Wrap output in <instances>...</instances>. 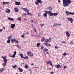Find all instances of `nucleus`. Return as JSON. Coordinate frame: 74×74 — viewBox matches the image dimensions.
I'll return each instance as SVG.
<instances>
[{
	"instance_id": "6e6d98bb",
	"label": "nucleus",
	"mask_w": 74,
	"mask_h": 74,
	"mask_svg": "<svg viewBox=\"0 0 74 74\" xmlns=\"http://www.w3.org/2000/svg\"><path fill=\"white\" fill-rule=\"evenodd\" d=\"M2 30H3V29H0V32H2Z\"/></svg>"
},
{
	"instance_id": "0e129e2a",
	"label": "nucleus",
	"mask_w": 74,
	"mask_h": 74,
	"mask_svg": "<svg viewBox=\"0 0 74 74\" xmlns=\"http://www.w3.org/2000/svg\"><path fill=\"white\" fill-rule=\"evenodd\" d=\"M70 44H73V42H70Z\"/></svg>"
},
{
	"instance_id": "ddd939ff",
	"label": "nucleus",
	"mask_w": 74,
	"mask_h": 74,
	"mask_svg": "<svg viewBox=\"0 0 74 74\" xmlns=\"http://www.w3.org/2000/svg\"><path fill=\"white\" fill-rule=\"evenodd\" d=\"M55 67H56V68H58V69L60 67V64L56 65H55Z\"/></svg>"
},
{
	"instance_id": "7c9ffc66",
	"label": "nucleus",
	"mask_w": 74,
	"mask_h": 74,
	"mask_svg": "<svg viewBox=\"0 0 74 74\" xmlns=\"http://www.w3.org/2000/svg\"><path fill=\"white\" fill-rule=\"evenodd\" d=\"M40 25L41 27H43V26H44L45 25L44 24H40Z\"/></svg>"
},
{
	"instance_id": "9b49d317",
	"label": "nucleus",
	"mask_w": 74,
	"mask_h": 74,
	"mask_svg": "<svg viewBox=\"0 0 74 74\" xmlns=\"http://www.w3.org/2000/svg\"><path fill=\"white\" fill-rule=\"evenodd\" d=\"M66 33V36L67 37H69V36H70V34H69V32H68V31H67Z\"/></svg>"
},
{
	"instance_id": "423d86ee",
	"label": "nucleus",
	"mask_w": 74,
	"mask_h": 74,
	"mask_svg": "<svg viewBox=\"0 0 74 74\" xmlns=\"http://www.w3.org/2000/svg\"><path fill=\"white\" fill-rule=\"evenodd\" d=\"M5 12H6V13H7V14H9V13L10 12V9H7L6 10Z\"/></svg>"
},
{
	"instance_id": "a878e982",
	"label": "nucleus",
	"mask_w": 74,
	"mask_h": 74,
	"mask_svg": "<svg viewBox=\"0 0 74 74\" xmlns=\"http://www.w3.org/2000/svg\"><path fill=\"white\" fill-rule=\"evenodd\" d=\"M17 48H19V49H21L22 48L21 46H20V45H17Z\"/></svg>"
},
{
	"instance_id": "864d4df0",
	"label": "nucleus",
	"mask_w": 74,
	"mask_h": 74,
	"mask_svg": "<svg viewBox=\"0 0 74 74\" xmlns=\"http://www.w3.org/2000/svg\"><path fill=\"white\" fill-rule=\"evenodd\" d=\"M5 3L7 4H8L10 3V2H6Z\"/></svg>"
},
{
	"instance_id": "e433bc0d",
	"label": "nucleus",
	"mask_w": 74,
	"mask_h": 74,
	"mask_svg": "<svg viewBox=\"0 0 74 74\" xmlns=\"http://www.w3.org/2000/svg\"><path fill=\"white\" fill-rule=\"evenodd\" d=\"M4 60L5 63H7V60H8L7 59H6L5 60Z\"/></svg>"
},
{
	"instance_id": "5701e85b",
	"label": "nucleus",
	"mask_w": 74,
	"mask_h": 74,
	"mask_svg": "<svg viewBox=\"0 0 74 74\" xmlns=\"http://www.w3.org/2000/svg\"><path fill=\"white\" fill-rule=\"evenodd\" d=\"M11 37H12V36L10 35V36L8 37V40H10V39H11Z\"/></svg>"
},
{
	"instance_id": "49530a36",
	"label": "nucleus",
	"mask_w": 74,
	"mask_h": 74,
	"mask_svg": "<svg viewBox=\"0 0 74 74\" xmlns=\"http://www.w3.org/2000/svg\"><path fill=\"white\" fill-rule=\"evenodd\" d=\"M49 40L48 39H47L46 40H45V42H49Z\"/></svg>"
},
{
	"instance_id": "f704fd0d",
	"label": "nucleus",
	"mask_w": 74,
	"mask_h": 74,
	"mask_svg": "<svg viewBox=\"0 0 74 74\" xmlns=\"http://www.w3.org/2000/svg\"><path fill=\"white\" fill-rule=\"evenodd\" d=\"M10 40L9 39H8V40L7 41V43H8V44H10Z\"/></svg>"
},
{
	"instance_id": "338daca9",
	"label": "nucleus",
	"mask_w": 74,
	"mask_h": 74,
	"mask_svg": "<svg viewBox=\"0 0 74 74\" xmlns=\"http://www.w3.org/2000/svg\"><path fill=\"white\" fill-rule=\"evenodd\" d=\"M3 4H5V2H3Z\"/></svg>"
},
{
	"instance_id": "20e7f679",
	"label": "nucleus",
	"mask_w": 74,
	"mask_h": 74,
	"mask_svg": "<svg viewBox=\"0 0 74 74\" xmlns=\"http://www.w3.org/2000/svg\"><path fill=\"white\" fill-rule=\"evenodd\" d=\"M22 10L24 11L25 12H29V11H30V10L26 8H23L22 9Z\"/></svg>"
},
{
	"instance_id": "ea45409f",
	"label": "nucleus",
	"mask_w": 74,
	"mask_h": 74,
	"mask_svg": "<svg viewBox=\"0 0 74 74\" xmlns=\"http://www.w3.org/2000/svg\"><path fill=\"white\" fill-rule=\"evenodd\" d=\"M14 42L16 44H18V40L16 41V40H15Z\"/></svg>"
},
{
	"instance_id": "412c9836",
	"label": "nucleus",
	"mask_w": 74,
	"mask_h": 74,
	"mask_svg": "<svg viewBox=\"0 0 74 74\" xmlns=\"http://www.w3.org/2000/svg\"><path fill=\"white\" fill-rule=\"evenodd\" d=\"M43 15L45 17H46L47 16V13H46V12H45V13H44L43 14Z\"/></svg>"
},
{
	"instance_id": "37998d69",
	"label": "nucleus",
	"mask_w": 74,
	"mask_h": 74,
	"mask_svg": "<svg viewBox=\"0 0 74 74\" xmlns=\"http://www.w3.org/2000/svg\"><path fill=\"white\" fill-rule=\"evenodd\" d=\"M16 51H15L14 52V54L13 55H16Z\"/></svg>"
},
{
	"instance_id": "69168bd1",
	"label": "nucleus",
	"mask_w": 74,
	"mask_h": 74,
	"mask_svg": "<svg viewBox=\"0 0 74 74\" xmlns=\"http://www.w3.org/2000/svg\"><path fill=\"white\" fill-rule=\"evenodd\" d=\"M9 55L10 57H11L12 55H11V54H9Z\"/></svg>"
},
{
	"instance_id": "2eb2a0df",
	"label": "nucleus",
	"mask_w": 74,
	"mask_h": 74,
	"mask_svg": "<svg viewBox=\"0 0 74 74\" xmlns=\"http://www.w3.org/2000/svg\"><path fill=\"white\" fill-rule=\"evenodd\" d=\"M65 12L67 16H69L70 15V12H69L68 11H66Z\"/></svg>"
},
{
	"instance_id": "4be33fe9",
	"label": "nucleus",
	"mask_w": 74,
	"mask_h": 74,
	"mask_svg": "<svg viewBox=\"0 0 74 74\" xmlns=\"http://www.w3.org/2000/svg\"><path fill=\"white\" fill-rule=\"evenodd\" d=\"M49 15L50 16H52V15H53V13H52L51 11H50Z\"/></svg>"
},
{
	"instance_id": "6e6552de",
	"label": "nucleus",
	"mask_w": 74,
	"mask_h": 74,
	"mask_svg": "<svg viewBox=\"0 0 74 74\" xmlns=\"http://www.w3.org/2000/svg\"><path fill=\"white\" fill-rule=\"evenodd\" d=\"M14 2H15V5H20V2H17L16 1H15Z\"/></svg>"
},
{
	"instance_id": "e2e57ef3",
	"label": "nucleus",
	"mask_w": 74,
	"mask_h": 74,
	"mask_svg": "<svg viewBox=\"0 0 74 74\" xmlns=\"http://www.w3.org/2000/svg\"><path fill=\"white\" fill-rule=\"evenodd\" d=\"M61 43H63V44H64V43H65V41L62 42Z\"/></svg>"
},
{
	"instance_id": "72a5a7b5",
	"label": "nucleus",
	"mask_w": 74,
	"mask_h": 74,
	"mask_svg": "<svg viewBox=\"0 0 74 74\" xmlns=\"http://www.w3.org/2000/svg\"><path fill=\"white\" fill-rule=\"evenodd\" d=\"M6 64H7V63L6 62H4L3 64H2L3 66L4 67L5 66H6Z\"/></svg>"
},
{
	"instance_id": "a19ab883",
	"label": "nucleus",
	"mask_w": 74,
	"mask_h": 74,
	"mask_svg": "<svg viewBox=\"0 0 74 74\" xmlns=\"http://www.w3.org/2000/svg\"><path fill=\"white\" fill-rule=\"evenodd\" d=\"M26 14L25 13L24 14H23L22 16H26Z\"/></svg>"
},
{
	"instance_id": "473e14b6",
	"label": "nucleus",
	"mask_w": 74,
	"mask_h": 74,
	"mask_svg": "<svg viewBox=\"0 0 74 74\" xmlns=\"http://www.w3.org/2000/svg\"><path fill=\"white\" fill-rule=\"evenodd\" d=\"M25 68L27 69V68H28V65H27V64H25Z\"/></svg>"
},
{
	"instance_id": "8fccbe9b",
	"label": "nucleus",
	"mask_w": 74,
	"mask_h": 74,
	"mask_svg": "<svg viewBox=\"0 0 74 74\" xmlns=\"http://www.w3.org/2000/svg\"><path fill=\"white\" fill-rule=\"evenodd\" d=\"M33 56V54H31L30 55V56H31V57H32Z\"/></svg>"
},
{
	"instance_id": "052dcab7",
	"label": "nucleus",
	"mask_w": 74,
	"mask_h": 74,
	"mask_svg": "<svg viewBox=\"0 0 74 74\" xmlns=\"http://www.w3.org/2000/svg\"><path fill=\"white\" fill-rule=\"evenodd\" d=\"M38 36L37 35V33L35 35V37H37Z\"/></svg>"
},
{
	"instance_id": "a18cd8bd",
	"label": "nucleus",
	"mask_w": 74,
	"mask_h": 74,
	"mask_svg": "<svg viewBox=\"0 0 74 74\" xmlns=\"http://www.w3.org/2000/svg\"><path fill=\"white\" fill-rule=\"evenodd\" d=\"M51 62V61H48L47 62V64H50V63Z\"/></svg>"
},
{
	"instance_id": "6ab92c4d",
	"label": "nucleus",
	"mask_w": 74,
	"mask_h": 74,
	"mask_svg": "<svg viewBox=\"0 0 74 74\" xmlns=\"http://www.w3.org/2000/svg\"><path fill=\"white\" fill-rule=\"evenodd\" d=\"M18 69L19 70H20L21 72H22L23 71V69H22L20 68H18Z\"/></svg>"
},
{
	"instance_id": "3c124183",
	"label": "nucleus",
	"mask_w": 74,
	"mask_h": 74,
	"mask_svg": "<svg viewBox=\"0 0 74 74\" xmlns=\"http://www.w3.org/2000/svg\"><path fill=\"white\" fill-rule=\"evenodd\" d=\"M49 65L50 66L51 65L52 67V63L51 62L49 63Z\"/></svg>"
},
{
	"instance_id": "680f3d73",
	"label": "nucleus",
	"mask_w": 74,
	"mask_h": 74,
	"mask_svg": "<svg viewBox=\"0 0 74 74\" xmlns=\"http://www.w3.org/2000/svg\"><path fill=\"white\" fill-rule=\"evenodd\" d=\"M50 73L51 74H53L54 73V72H50Z\"/></svg>"
},
{
	"instance_id": "f8f14e48",
	"label": "nucleus",
	"mask_w": 74,
	"mask_h": 74,
	"mask_svg": "<svg viewBox=\"0 0 74 74\" xmlns=\"http://www.w3.org/2000/svg\"><path fill=\"white\" fill-rule=\"evenodd\" d=\"M14 11L15 12H18V9L17 8H14Z\"/></svg>"
},
{
	"instance_id": "09e8293b",
	"label": "nucleus",
	"mask_w": 74,
	"mask_h": 74,
	"mask_svg": "<svg viewBox=\"0 0 74 74\" xmlns=\"http://www.w3.org/2000/svg\"><path fill=\"white\" fill-rule=\"evenodd\" d=\"M15 55H12V56H11V57L12 58H15Z\"/></svg>"
},
{
	"instance_id": "2f4dec72",
	"label": "nucleus",
	"mask_w": 74,
	"mask_h": 74,
	"mask_svg": "<svg viewBox=\"0 0 74 74\" xmlns=\"http://www.w3.org/2000/svg\"><path fill=\"white\" fill-rule=\"evenodd\" d=\"M2 58L4 60H5V59H7V57H2Z\"/></svg>"
},
{
	"instance_id": "603ef678",
	"label": "nucleus",
	"mask_w": 74,
	"mask_h": 74,
	"mask_svg": "<svg viewBox=\"0 0 74 74\" xmlns=\"http://www.w3.org/2000/svg\"><path fill=\"white\" fill-rule=\"evenodd\" d=\"M44 48V46H42L41 48V49H42Z\"/></svg>"
},
{
	"instance_id": "dca6fc26",
	"label": "nucleus",
	"mask_w": 74,
	"mask_h": 74,
	"mask_svg": "<svg viewBox=\"0 0 74 74\" xmlns=\"http://www.w3.org/2000/svg\"><path fill=\"white\" fill-rule=\"evenodd\" d=\"M58 14L57 13H53V16H56L58 15Z\"/></svg>"
},
{
	"instance_id": "bf43d9fd",
	"label": "nucleus",
	"mask_w": 74,
	"mask_h": 74,
	"mask_svg": "<svg viewBox=\"0 0 74 74\" xmlns=\"http://www.w3.org/2000/svg\"><path fill=\"white\" fill-rule=\"evenodd\" d=\"M55 48L56 49H58V47L57 46H55Z\"/></svg>"
},
{
	"instance_id": "5fc2aeb1",
	"label": "nucleus",
	"mask_w": 74,
	"mask_h": 74,
	"mask_svg": "<svg viewBox=\"0 0 74 74\" xmlns=\"http://www.w3.org/2000/svg\"><path fill=\"white\" fill-rule=\"evenodd\" d=\"M67 68V66H64V69H65Z\"/></svg>"
},
{
	"instance_id": "13d9d810",
	"label": "nucleus",
	"mask_w": 74,
	"mask_h": 74,
	"mask_svg": "<svg viewBox=\"0 0 74 74\" xmlns=\"http://www.w3.org/2000/svg\"><path fill=\"white\" fill-rule=\"evenodd\" d=\"M30 22H32V23H33V22H34V21H33V20H31L30 21Z\"/></svg>"
},
{
	"instance_id": "774afa93",
	"label": "nucleus",
	"mask_w": 74,
	"mask_h": 74,
	"mask_svg": "<svg viewBox=\"0 0 74 74\" xmlns=\"http://www.w3.org/2000/svg\"><path fill=\"white\" fill-rule=\"evenodd\" d=\"M60 1H60V0H59L58 1V2L59 3H60Z\"/></svg>"
},
{
	"instance_id": "b1692460",
	"label": "nucleus",
	"mask_w": 74,
	"mask_h": 74,
	"mask_svg": "<svg viewBox=\"0 0 74 74\" xmlns=\"http://www.w3.org/2000/svg\"><path fill=\"white\" fill-rule=\"evenodd\" d=\"M47 8L50 10H52V7H51V6H49V7Z\"/></svg>"
},
{
	"instance_id": "aec40b11",
	"label": "nucleus",
	"mask_w": 74,
	"mask_h": 74,
	"mask_svg": "<svg viewBox=\"0 0 74 74\" xmlns=\"http://www.w3.org/2000/svg\"><path fill=\"white\" fill-rule=\"evenodd\" d=\"M16 40V39H11L10 40V41L12 42H15V41Z\"/></svg>"
},
{
	"instance_id": "f257e3e1",
	"label": "nucleus",
	"mask_w": 74,
	"mask_h": 74,
	"mask_svg": "<svg viewBox=\"0 0 74 74\" xmlns=\"http://www.w3.org/2000/svg\"><path fill=\"white\" fill-rule=\"evenodd\" d=\"M63 6L64 7H66L71 4V1L70 0H63Z\"/></svg>"
},
{
	"instance_id": "9d476101",
	"label": "nucleus",
	"mask_w": 74,
	"mask_h": 74,
	"mask_svg": "<svg viewBox=\"0 0 74 74\" xmlns=\"http://www.w3.org/2000/svg\"><path fill=\"white\" fill-rule=\"evenodd\" d=\"M61 26V24H57V23H55L53 25V26Z\"/></svg>"
},
{
	"instance_id": "c03bdc74",
	"label": "nucleus",
	"mask_w": 74,
	"mask_h": 74,
	"mask_svg": "<svg viewBox=\"0 0 74 74\" xmlns=\"http://www.w3.org/2000/svg\"><path fill=\"white\" fill-rule=\"evenodd\" d=\"M45 40V39L44 38H43L41 40V41H42L43 42V41H44Z\"/></svg>"
},
{
	"instance_id": "c756f323",
	"label": "nucleus",
	"mask_w": 74,
	"mask_h": 74,
	"mask_svg": "<svg viewBox=\"0 0 74 74\" xmlns=\"http://www.w3.org/2000/svg\"><path fill=\"white\" fill-rule=\"evenodd\" d=\"M69 15H74V12H70Z\"/></svg>"
},
{
	"instance_id": "c85d7f7f",
	"label": "nucleus",
	"mask_w": 74,
	"mask_h": 74,
	"mask_svg": "<svg viewBox=\"0 0 74 74\" xmlns=\"http://www.w3.org/2000/svg\"><path fill=\"white\" fill-rule=\"evenodd\" d=\"M17 20H18V21H22L21 20V17H18L17 18Z\"/></svg>"
},
{
	"instance_id": "39448f33",
	"label": "nucleus",
	"mask_w": 74,
	"mask_h": 74,
	"mask_svg": "<svg viewBox=\"0 0 74 74\" xmlns=\"http://www.w3.org/2000/svg\"><path fill=\"white\" fill-rule=\"evenodd\" d=\"M11 29H14L15 27V24H11Z\"/></svg>"
},
{
	"instance_id": "1a4fd4ad",
	"label": "nucleus",
	"mask_w": 74,
	"mask_h": 74,
	"mask_svg": "<svg viewBox=\"0 0 74 74\" xmlns=\"http://www.w3.org/2000/svg\"><path fill=\"white\" fill-rule=\"evenodd\" d=\"M49 50L47 48H44L43 49V52H48Z\"/></svg>"
},
{
	"instance_id": "f3484780",
	"label": "nucleus",
	"mask_w": 74,
	"mask_h": 74,
	"mask_svg": "<svg viewBox=\"0 0 74 74\" xmlns=\"http://www.w3.org/2000/svg\"><path fill=\"white\" fill-rule=\"evenodd\" d=\"M20 55L22 59L23 58V54L21 53L20 54Z\"/></svg>"
},
{
	"instance_id": "4468645a",
	"label": "nucleus",
	"mask_w": 74,
	"mask_h": 74,
	"mask_svg": "<svg viewBox=\"0 0 74 74\" xmlns=\"http://www.w3.org/2000/svg\"><path fill=\"white\" fill-rule=\"evenodd\" d=\"M8 20L9 21H14V18H12L10 17H8Z\"/></svg>"
},
{
	"instance_id": "393cba45",
	"label": "nucleus",
	"mask_w": 74,
	"mask_h": 74,
	"mask_svg": "<svg viewBox=\"0 0 74 74\" xmlns=\"http://www.w3.org/2000/svg\"><path fill=\"white\" fill-rule=\"evenodd\" d=\"M30 53H32V52L29 51V52H27V54L29 56V55H30Z\"/></svg>"
},
{
	"instance_id": "7ed1b4c3",
	"label": "nucleus",
	"mask_w": 74,
	"mask_h": 74,
	"mask_svg": "<svg viewBox=\"0 0 74 74\" xmlns=\"http://www.w3.org/2000/svg\"><path fill=\"white\" fill-rule=\"evenodd\" d=\"M68 21L69 22H71V23H73V18L71 17H69V18H67Z\"/></svg>"
},
{
	"instance_id": "58836bf2",
	"label": "nucleus",
	"mask_w": 74,
	"mask_h": 74,
	"mask_svg": "<svg viewBox=\"0 0 74 74\" xmlns=\"http://www.w3.org/2000/svg\"><path fill=\"white\" fill-rule=\"evenodd\" d=\"M34 31L36 32V34L37 33V30H36V29L35 28H34Z\"/></svg>"
},
{
	"instance_id": "4d7b16f0",
	"label": "nucleus",
	"mask_w": 74,
	"mask_h": 74,
	"mask_svg": "<svg viewBox=\"0 0 74 74\" xmlns=\"http://www.w3.org/2000/svg\"><path fill=\"white\" fill-rule=\"evenodd\" d=\"M28 58L29 57H28V56L25 57V59H28Z\"/></svg>"
},
{
	"instance_id": "4c0bfd02",
	"label": "nucleus",
	"mask_w": 74,
	"mask_h": 74,
	"mask_svg": "<svg viewBox=\"0 0 74 74\" xmlns=\"http://www.w3.org/2000/svg\"><path fill=\"white\" fill-rule=\"evenodd\" d=\"M17 66L16 65H15L14 66H12V67L13 68H15V67H16Z\"/></svg>"
},
{
	"instance_id": "a211bd4d",
	"label": "nucleus",
	"mask_w": 74,
	"mask_h": 74,
	"mask_svg": "<svg viewBox=\"0 0 74 74\" xmlns=\"http://www.w3.org/2000/svg\"><path fill=\"white\" fill-rule=\"evenodd\" d=\"M27 15H31V16H32V15H33V14H31L29 13V12H27Z\"/></svg>"
},
{
	"instance_id": "cd10ccee",
	"label": "nucleus",
	"mask_w": 74,
	"mask_h": 74,
	"mask_svg": "<svg viewBox=\"0 0 74 74\" xmlns=\"http://www.w3.org/2000/svg\"><path fill=\"white\" fill-rule=\"evenodd\" d=\"M50 11H46L45 12L46 14H49L50 13Z\"/></svg>"
},
{
	"instance_id": "de8ad7c7",
	"label": "nucleus",
	"mask_w": 74,
	"mask_h": 74,
	"mask_svg": "<svg viewBox=\"0 0 74 74\" xmlns=\"http://www.w3.org/2000/svg\"><path fill=\"white\" fill-rule=\"evenodd\" d=\"M67 55V53H65L63 54V56H66Z\"/></svg>"
},
{
	"instance_id": "bb28decb",
	"label": "nucleus",
	"mask_w": 74,
	"mask_h": 74,
	"mask_svg": "<svg viewBox=\"0 0 74 74\" xmlns=\"http://www.w3.org/2000/svg\"><path fill=\"white\" fill-rule=\"evenodd\" d=\"M40 44H41L40 43H37V47H39V46H40Z\"/></svg>"
},
{
	"instance_id": "0eeeda50",
	"label": "nucleus",
	"mask_w": 74,
	"mask_h": 74,
	"mask_svg": "<svg viewBox=\"0 0 74 74\" xmlns=\"http://www.w3.org/2000/svg\"><path fill=\"white\" fill-rule=\"evenodd\" d=\"M43 44L45 45H46L47 47H50V46H51V45L49 44L48 43H44Z\"/></svg>"
},
{
	"instance_id": "f03ea898",
	"label": "nucleus",
	"mask_w": 74,
	"mask_h": 74,
	"mask_svg": "<svg viewBox=\"0 0 74 74\" xmlns=\"http://www.w3.org/2000/svg\"><path fill=\"white\" fill-rule=\"evenodd\" d=\"M38 3H42V2L41 0H36V1L35 2V4L36 5H38Z\"/></svg>"
},
{
	"instance_id": "79ce46f5",
	"label": "nucleus",
	"mask_w": 74,
	"mask_h": 74,
	"mask_svg": "<svg viewBox=\"0 0 74 74\" xmlns=\"http://www.w3.org/2000/svg\"><path fill=\"white\" fill-rule=\"evenodd\" d=\"M21 37L23 38H24L25 37V34H23L21 36Z\"/></svg>"
},
{
	"instance_id": "c9c22d12",
	"label": "nucleus",
	"mask_w": 74,
	"mask_h": 74,
	"mask_svg": "<svg viewBox=\"0 0 74 74\" xmlns=\"http://www.w3.org/2000/svg\"><path fill=\"white\" fill-rule=\"evenodd\" d=\"M4 69L3 68H1L0 69V72H2V71H3Z\"/></svg>"
}]
</instances>
